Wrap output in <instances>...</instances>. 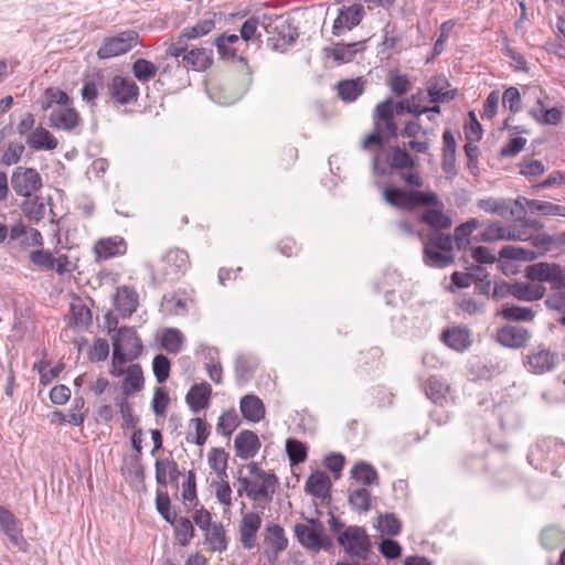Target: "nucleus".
Wrapping results in <instances>:
<instances>
[{"label": "nucleus", "instance_id": "obj_56", "mask_svg": "<svg viewBox=\"0 0 565 565\" xmlns=\"http://www.w3.org/2000/svg\"><path fill=\"white\" fill-rule=\"evenodd\" d=\"M383 198L387 204L406 210L408 191L397 186H386L383 191Z\"/></svg>", "mask_w": 565, "mask_h": 565}, {"label": "nucleus", "instance_id": "obj_47", "mask_svg": "<svg viewBox=\"0 0 565 565\" xmlns=\"http://www.w3.org/2000/svg\"><path fill=\"white\" fill-rule=\"evenodd\" d=\"M174 526V539L180 546H186L195 535V530L192 522L185 518L180 516L175 519Z\"/></svg>", "mask_w": 565, "mask_h": 565}, {"label": "nucleus", "instance_id": "obj_9", "mask_svg": "<svg viewBox=\"0 0 565 565\" xmlns=\"http://www.w3.org/2000/svg\"><path fill=\"white\" fill-rule=\"evenodd\" d=\"M107 95L115 105H129L138 100L139 87L134 79L115 75L107 84Z\"/></svg>", "mask_w": 565, "mask_h": 565}, {"label": "nucleus", "instance_id": "obj_46", "mask_svg": "<svg viewBox=\"0 0 565 565\" xmlns=\"http://www.w3.org/2000/svg\"><path fill=\"white\" fill-rule=\"evenodd\" d=\"M351 477L361 481L364 486L379 483V475L375 468L365 461H359L353 466Z\"/></svg>", "mask_w": 565, "mask_h": 565}, {"label": "nucleus", "instance_id": "obj_27", "mask_svg": "<svg viewBox=\"0 0 565 565\" xmlns=\"http://www.w3.org/2000/svg\"><path fill=\"white\" fill-rule=\"evenodd\" d=\"M262 525L260 516L255 512L244 514L241 525L239 534L241 542L245 548H252L255 543L257 531Z\"/></svg>", "mask_w": 565, "mask_h": 565}, {"label": "nucleus", "instance_id": "obj_33", "mask_svg": "<svg viewBox=\"0 0 565 565\" xmlns=\"http://www.w3.org/2000/svg\"><path fill=\"white\" fill-rule=\"evenodd\" d=\"M143 387V373L139 364H131L126 370L122 381V397H128L141 391Z\"/></svg>", "mask_w": 565, "mask_h": 565}, {"label": "nucleus", "instance_id": "obj_13", "mask_svg": "<svg viewBox=\"0 0 565 565\" xmlns=\"http://www.w3.org/2000/svg\"><path fill=\"white\" fill-rule=\"evenodd\" d=\"M557 363V354L550 349L539 345L526 355L529 370L535 374H543L552 371Z\"/></svg>", "mask_w": 565, "mask_h": 565}, {"label": "nucleus", "instance_id": "obj_2", "mask_svg": "<svg viewBox=\"0 0 565 565\" xmlns=\"http://www.w3.org/2000/svg\"><path fill=\"white\" fill-rule=\"evenodd\" d=\"M395 109L393 108V98L387 97L380 102L372 114L373 131L365 136L362 141V148L369 149L370 146L382 147L398 136V126L395 121Z\"/></svg>", "mask_w": 565, "mask_h": 565}, {"label": "nucleus", "instance_id": "obj_29", "mask_svg": "<svg viewBox=\"0 0 565 565\" xmlns=\"http://www.w3.org/2000/svg\"><path fill=\"white\" fill-rule=\"evenodd\" d=\"M331 486L329 476L324 471L316 470L306 481V491L316 498L326 499L330 497Z\"/></svg>", "mask_w": 565, "mask_h": 565}, {"label": "nucleus", "instance_id": "obj_43", "mask_svg": "<svg viewBox=\"0 0 565 565\" xmlns=\"http://www.w3.org/2000/svg\"><path fill=\"white\" fill-rule=\"evenodd\" d=\"M420 221L430 227V231H443L451 226V218L443 211L428 209L420 215Z\"/></svg>", "mask_w": 565, "mask_h": 565}, {"label": "nucleus", "instance_id": "obj_38", "mask_svg": "<svg viewBox=\"0 0 565 565\" xmlns=\"http://www.w3.org/2000/svg\"><path fill=\"white\" fill-rule=\"evenodd\" d=\"M264 543L268 545L275 556H277L287 548L288 540L284 529L279 524L271 523L266 526Z\"/></svg>", "mask_w": 565, "mask_h": 565}, {"label": "nucleus", "instance_id": "obj_37", "mask_svg": "<svg viewBox=\"0 0 565 565\" xmlns=\"http://www.w3.org/2000/svg\"><path fill=\"white\" fill-rule=\"evenodd\" d=\"M423 387L426 396L435 404L443 405L447 401L449 385L437 376H429Z\"/></svg>", "mask_w": 565, "mask_h": 565}, {"label": "nucleus", "instance_id": "obj_39", "mask_svg": "<svg viewBox=\"0 0 565 565\" xmlns=\"http://www.w3.org/2000/svg\"><path fill=\"white\" fill-rule=\"evenodd\" d=\"M41 105L42 110L50 109L54 104L64 107L72 104V98L68 94L56 87H47L42 97L38 100Z\"/></svg>", "mask_w": 565, "mask_h": 565}, {"label": "nucleus", "instance_id": "obj_4", "mask_svg": "<svg viewBox=\"0 0 565 565\" xmlns=\"http://www.w3.org/2000/svg\"><path fill=\"white\" fill-rule=\"evenodd\" d=\"M384 163L388 169L381 167L380 157L376 154L372 161V168L375 174L386 175L390 171H403L415 169L418 164V157L412 156L405 146H391L384 153Z\"/></svg>", "mask_w": 565, "mask_h": 565}, {"label": "nucleus", "instance_id": "obj_35", "mask_svg": "<svg viewBox=\"0 0 565 565\" xmlns=\"http://www.w3.org/2000/svg\"><path fill=\"white\" fill-rule=\"evenodd\" d=\"M545 287L540 284L514 282L512 287V296L523 301L540 300L545 296Z\"/></svg>", "mask_w": 565, "mask_h": 565}, {"label": "nucleus", "instance_id": "obj_14", "mask_svg": "<svg viewBox=\"0 0 565 565\" xmlns=\"http://www.w3.org/2000/svg\"><path fill=\"white\" fill-rule=\"evenodd\" d=\"M531 338L530 331L523 327L507 324L497 330L498 343L510 349H521Z\"/></svg>", "mask_w": 565, "mask_h": 565}, {"label": "nucleus", "instance_id": "obj_58", "mask_svg": "<svg viewBox=\"0 0 565 565\" xmlns=\"http://www.w3.org/2000/svg\"><path fill=\"white\" fill-rule=\"evenodd\" d=\"M255 363L246 355H238L235 359V377L238 383H244L249 380L253 372L255 371Z\"/></svg>", "mask_w": 565, "mask_h": 565}, {"label": "nucleus", "instance_id": "obj_51", "mask_svg": "<svg viewBox=\"0 0 565 565\" xmlns=\"http://www.w3.org/2000/svg\"><path fill=\"white\" fill-rule=\"evenodd\" d=\"M349 504L359 513H365L371 508V492L366 488H359L349 493Z\"/></svg>", "mask_w": 565, "mask_h": 565}, {"label": "nucleus", "instance_id": "obj_25", "mask_svg": "<svg viewBox=\"0 0 565 565\" xmlns=\"http://www.w3.org/2000/svg\"><path fill=\"white\" fill-rule=\"evenodd\" d=\"M364 41L344 43L338 42L333 47L326 49V55L332 57L338 64L351 62L355 54L364 50Z\"/></svg>", "mask_w": 565, "mask_h": 565}, {"label": "nucleus", "instance_id": "obj_31", "mask_svg": "<svg viewBox=\"0 0 565 565\" xmlns=\"http://www.w3.org/2000/svg\"><path fill=\"white\" fill-rule=\"evenodd\" d=\"M0 527L8 539L17 546L25 543L21 530L18 526V520L14 514L0 505Z\"/></svg>", "mask_w": 565, "mask_h": 565}, {"label": "nucleus", "instance_id": "obj_45", "mask_svg": "<svg viewBox=\"0 0 565 565\" xmlns=\"http://www.w3.org/2000/svg\"><path fill=\"white\" fill-rule=\"evenodd\" d=\"M375 527L383 535L396 536L402 531V522L394 513H380L376 518Z\"/></svg>", "mask_w": 565, "mask_h": 565}, {"label": "nucleus", "instance_id": "obj_12", "mask_svg": "<svg viewBox=\"0 0 565 565\" xmlns=\"http://www.w3.org/2000/svg\"><path fill=\"white\" fill-rule=\"evenodd\" d=\"M164 276L167 280L180 279L190 268L189 255L180 248H172L163 256Z\"/></svg>", "mask_w": 565, "mask_h": 565}, {"label": "nucleus", "instance_id": "obj_42", "mask_svg": "<svg viewBox=\"0 0 565 565\" xmlns=\"http://www.w3.org/2000/svg\"><path fill=\"white\" fill-rule=\"evenodd\" d=\"M498 315L508 321H532L535 317V311L530 307H522L507 302L502 305Z\"/></svg>", "mask_w": 565, "mask_h": 565}, {"label": "nucleus", "instance_id": "obj_57", "mask_svg": "<svg viewBox=\"0 0 565 565\" xmlns=\"http://www.w3.org/2000/svg\"><path fill=\"white\" fill-rule=\"evenodd\" d=\"M477 206L491 214L504 216L509 212L508 201L504 199L486 198L477 202Z\"/></svg>", "mask_w": 565, "mask_h": 565}, {"label": "nucleus", "instance_id": "obj_10", "mask_svg": "<svg viewBox=\"0 0 565 565\" xmlns=\"http://www.w3.org/2000/svg\"><path fill=\"white\" fill-rule=\"evenodd\" d=\"M241 472L242 470H239V473ZM237 480L241 483V488L237 491L238 495H242L243 492H246L247 497L254 501H270L275 492V487L278 483V478L276 476L259 479L258 482L250 481L247 477H242L239 475Z\"/></svg>", "mask_w": 565, "mask_h": 565}, {"label": "nucleus", "instance_id": "obj_28", "mask_svg": "<svg viewBox=\"0 0 565 565\" xmlns=\"http://www.w3.org/2000/svg\"><path fill=\"white\" fill-rule=\"evenodd\" d=\"M365 85L366 81L362 77L341 79L337 83L335 89L341 100L352 103L363 94Z\"/></svg>", "mask_w": 565, "mask_h": 565}, {"label": "nucleus", "instance_id": "obj_26", "mask_svg": "<svg viewBox=\"0 0 565 565\" xmlns=\"http://www.w3.org/2000/svg\"><path fill=\"white\" fill-rule=\"evenodd\" d=\"M239 411L243 418L250 423H259L265 417L264 403L254 394H247L241 398Z\"/></svg>", "mask_w": 565, "mask_h": 565}, {"label": "nucleus", "instance_id": "obj_53", "mask_svg": "<svg viewBox=\"0 0 565 565\" xmlns=\"http://www.w3.org/2000/svg\"><path fill=\"white\" fill-rule=\"evenodd\" d=\"M239 418L234 408L227 409L222 413L216 424V430L223 436H231L232 433L238 427Z\"/></svg>", "mask_w": 565, "mask_h": 565}, {"label": "nucleus", "instance_id": "obj_62", "mask_svg": "<svg viewBox=\"0 0 565 565\" xmlns=\"http://www.w3.org/2000/svg\"><path fill=\"white\" fill-rule=\"evenodd\" d=\"M102 75H97L94 79H87L84 82L82 88H81V96L83 100L90 104L92 106L95 105V100L98 97V90L99 87L104 86Z\"/></svg>", "mask_w": 565, "mask_h": 565}, {"label": "nucleus", "instance_id": "obj_6", "mask_svg": "<svg viewBox=\"0 0 565 565\" xmlns=\"http://www.w3.org/2000/svg\"><path fill=\"white\" fill-rule=\"evenodd\" d=\"M347 554L365 561L371 548V540L364 527L350 525L337 537Z\"/></svg>", "mask_w": 565, "mask_h": 565}, {"label": "nucleus", "instance_id": "obj_16", "mask_svg": "<svg viewBox=\"0 0 565 565\" xmlns=\"http://www.w3.org/2000/svg\"><path fill=\"white\" fill-rule=\"evenodd\" d=\"M260 440L256 433L244 429L234 439V449L238 458L248 460L253 458L260 448Z\"/></svg>", "mask_w": 565, "mask_h": 565}, {"label": "nucleus", "instance_id": "obj_24", "mask_svg": "<svg viewBox=\"0 0 565 565\" xmlns=\"http://www.w3.org/2000/svg\"><path fill=\"white\" fill-rule=\"evenodd\" d=\"M26 145L35 151L56 149L58 141L46 128L39 126L26 135Z\"/></svg>", "mask_w": 565, "mask_h": 565}, {"label": "nucleus", "instance_id": "obj_49", "mask_svg": "<svg viewBox=\"0 0 565 565\" xmlns=\"http://www.w3.org/2000/svg\"><path fill=\"white\" fill-rule=\"evenodd\" d=\"M424 247H433L444 252H452V236L450 234H445L441 231H429V233L424 238Z\"/></svg>", "mask_w": 565, "mask_h": 565}, {"label": "nucleus", "instance_id": "obj_8", "mask_svg": "<svg viewBox=\"0 0 565 565\" xmlns=\"http://www.w3.org/2000/svg\"><path fill=\"white\" fill-rule=\"evenodd\" d=\"M10 184L14 193L19 196H31L42 186L41 174L34 168L18 167L11 174Z\"/></svg>", "mask_w": 565, "mask_h": 565}, {"label": "nucleus", "instance_id": "obj_7", "mask_svg": "<svg viewBox=\"0 0 565 565\" xmlns=\"http://www.w3.org/2000/svg\"><path fill=\"white\" fill-rule=\"evenodd\" d=\"M138 32L132 30L124 31L114 36L105 38L97 51V56L100 60H106L126 54L138 44Z\"/></svg>", "mask_w": 565, "mask_h": 565}, {"label": "nucleus", "instance_id": "obj_32", "mask_svg": "<svg viewBox=\"0 0 565 565\" xmlns=\"http://www.w3.org/2000/svg\"><path fill=\"white\" fill-rule=\"evenodd\" d=\"M525 202L531 213H537L542 215H558L565 217V205L554 204L547 201L531 200L524 196H518L515 203L522 205Z\"/></svg>", "mask_w": 565, "mask_h": 565}, {"label": "nucleus", "instance_id": "obj_1", "mask_svg": "<svg viewBox=\"0 0 565 565\" xmlns=\"http://www.w3.org/2000/svg\"><path fill=\"white\" fill-rule=\"evenodd\" d=\"M524 273L529 280L540 285L546 282L551 289L557 290L545 299L547 308L557 311L565 310V271L559 264L539 262L526 266Z\"/></svg>", "mask_w": 565, "mask_h": 565}, {"label": "nucleus", "instance_id": "obj_64", "mask_svg": "<svg viewBox=\"0 0 565 565\" xmlns=\"http://www.w3.org/2000/svg\"><path fill=\"white\" fill-rule=\"evenodd\" d=\"M387 85L393 95L399 97L405 95L411 88V82L405 74L391 72L387 78Z\"/></svg>", "mask_w": 565, "mask_h": 565}, {"label": "nucleus", "instance_id": "obj_34", "mask_svg": "<svg viewBox=\"0 0 565 565\" xmlns=\"http://www.w3.org/2000/svg\"><path fill=\"white\" fill-rule=\"evenodd\" d=\"M22 214L33 223H40L45 216V205L42 199L35 194L24 196L20 204Z\"/></svg>", "mask_w": 565, "mask_h": 565}, {"label": "nucleus", "instance_id": "obj_18", "mask_svg": "<svg viewBox=\"0 0 565 565\" xmlns=\"http://www.w3.org/2000/svg\"><path fill=\"white\" fill-rule=\"evenodd\" d=\"M114 306L121 317H130L137 310V292L128 286L118 287L114 295Z\"/></svg>", "mask_w": 565, "mask_h": 565}, {"label": "nucleus", "instance_id": "obj_50", "mask_svg": "<svg viewBox=\"0 0 565 565\" xmlns=\"http://www.w3.org/2000/svg\"><path fill=\"white\" fill-rule=\"evenodd\" d=\"M499 257L513 260L532 262L537 257L533 249L521 246L505 245L499 250Z\"/></svg>", "mask_w": 565, "mask_h": 565}, {"label": "nucleus", "instance_id": "obj_5", "mask_svg": "<svg viewBox=\"0 0 565 565\" xmlns=\"http://www.w3.org/2000/svg\"><path fill=\"white\" fill-rule=\"evenodd\" d=\"M309 524L297 523L295 534L299 543L307 550L319 552L330 551L333 547L332 539L326 533V530L319 520H309Z\"/></svg>", "mask_w": 565, "mask_h": 565}, {"label": "nucleus", "instance_id": "obj_54", "mask_svg": "<svg viewBox=\"0 0 565 565\" xmlns=\"http://www.w3.org/2000/svg\"><path fill=\"white\" fill-rule=\"evenodd\" d=\"M286 451L291 466L299 465L307 460L308 451L307 446L294 438H289L286 440Z\"/></svg>", "mask_w": 565, "mask_h": 565}, {"label": "nucleus", "instance_id": "obj_55", "mask_svg": "<svg viewBox=\"0 0 565 565\" xmlns=\"http://www.w3.org/2000/svg\"><path fill=\"white\" fill-rule=\"evenodd\" d=\"M237 41H238L237 34L222 33L214 39L213 45L216 46L217 52L221 57L233 58L236 55V50L231 47V44H234Z\"/></svg>", "mask_w": 565, "mask_h": 565}, {"label": "nucleus", "instance_id": "obj_21", "mask_svg": "<svg viewBox=\"0 0 565 565\" xmlns=\"http://www.w3.org/2000/svg\"><path fill=\"white\" fill-rule=\"evenodd\" d=\"M267 33H274L277 38H269V42L271 43V47L276 51H285L288 46H290L297 39L298 34L295 30L290 29V25L286 22H281L280 24H275L273 30H270L271 25H264Z\"/></svg>", "mask_w": 565, "mask_h": 565}, {"label": "nucleus", "instance_id": "obj_19", "mask_svg": "<svg viewBox=\"0 0 565 565\" xmlns=\"http://www.w3.org/2000/svg\"><path fill=\"white\" fill-rule=\"evenodd\" d=\"M127 252V243L122 237L115 236L100 238L94 245V253L97 259H108L116 256L125 255Z\"/></svg>", "mask_w": 565, "mask_h": 565}, {"label": "nucleus", "instance_id": "obj_15", "mask_svg": "<svg viewBox=\"0 0 565 565\" xmlns=\"http://www.w3.org/2000/svg\"><path fill=\"white\" fill-rule=\"evenodd\" d=\"M79 122L81 116L71 105L54 109L49 116L50 127L57 130L72 131Z\"/></svg>", "mask_w": 565, "mask_h": 565}, {"label": "nucleus", "instance_id": "obj_23", "mask_svg": "<svg viewBox=\"0 0 565 565\" xmlns=\"http://www.w3.org/2000/svg\"><path fill=\"white\" fill-rule=\"evenodd\" d=\"M212 50L192 49L181 58V65L186 70L202 72L212 65Z\"/></svg>", "mask_w": 565, "mask_h": 565}, {"label": "nucleus", "instance_id": "obj_41", "mask_svg": "<svg viewBox=\"0 0 565 565\" xmlns=\"http://www.w3.org/2000/svg\"><path fill=\"white\" fill-rule=\"evenodd\" d=\"M480 222L477 218H470L465 223H461L455 228L452 236V244H456L458 249H466L470 245V235L475 230L480 226Z\"/></svg>", "mask_w": 565, "mask_h": 565}, {"label": "nucleus", "instance_id": "obj_36", "mask_svg": "<svg viewBox=\"0 0 565 565\" xmlns=\"http://www.w3.org/2000/svg\"><path fill=\"white\" fill-rule=\"evenodd\" d=\"M449 86H450V83L445 77L439 78L435 83H431L427 87V93H428L430 103L440 104V103L454 100L458 95V90L457 89L445 90Z\"/></svg>", "mask_w": 565, "mask_h": 565}, {"label": "nucleus", "instance_id": "obj_59", "mask_svg": "<svg viewBox=\"0 0 565 565\" xmlns=\"http://www.w3.org/2000/svg\"><path fill=\"white\" fill-rule=\"evenodd\" d=\"M540 109H532L531 115L541 124L544 125H557L562 120V111L556 108L545 109L539 99Z\"/></svg>", "mask_w": 565, "mask_h": 565}, {"label": "nucleus", "instance_id": "obj_17", "mask_svg": "<svg viewBox=\"0 0 565 565\" xmlns=\"http://www.w3.org/2000/svg\"><path fill=\"white\" fill-rule=\"evenodd\" d=\"M456 151L457 143L454 134L450 129H445L443 132L441 169L448 175V179H452L457 174Z\"/></svg>", "mask_w": 565, "mask_h": 565}, {"label": "nucleus", "instance_id": "obj_48", "mask_svg": "<svg viewBox=\"0 0 565 565\" xmlns=\"http://www.w3.org/2000/svg\"><path fill=\"white\" fill-rule=\"evenodd\" d=\"M407 199L406 210L408 211H413L419 206H436L439 204L437 194L430 191H408Z\"/></svg>", "mask_w": 565, "mask_h": 565}, {"label": "nucleus", "instance_id": "obj_30", "mask_svg": "<svg viewBox=\"0 0 565 565\" xmlns=\"http://www.w3.org/2000/svg\"><path fill=\"white\" fill-rule=\"evenodd\" d=\"M156 481L161 487L178 482L180 471L178 463L170 458L158 459L154 463Z\"/></svg>", "mask_w": 565, "mask_h": 565}, {"label": "nucleus", "instance_id": "obj_63", "mask_svg": "<svg viewBox=\"0 0 565 565\" xmlns=\"http://www.w3.org/2000/svg\"><path fill=\"white\" fill-rule=\"evenodd\" d=\"M171 501L167 492H157L156 508L162 519L169 524L173 525L177 519V513L170 509Z\"/></svg>", "mask_w": 565, "mask_h": 565}, {"label": "nucleus", "instance_id": "obj_40", "mask_svg": "<svg viewBox=\"0 0 565 565\" xmlns=\"http://www.w3.org/2000/svg\"><path fill=\"white\" fill-rule=\"evenodd\" d=\"M424 263L430 267L445 268L455 262L452 252H444L433 247H424Z\"/></svg>", "mask_w": 565, "mask_h": 565}, {"label": "nucleus", "instance_id": "obj_11", "mask_svg": "<svg viewBox=\"0 0 565 565\" xmlns=\"http://www.w3.org/2000/svg\"><path fill=\"white\" fill-rule=\"evenodd\" d=\"M365 15L364 7L361 3L343 6L338 10V15L332 24V34L342 35L345 31H351L359 25Z\"/></svg>", "mask_w": 565, "mask_h": 565}, {"label": "nucleus", "instance_id": "obj_52", "mask_svg": "<svg viewBox=\"0 0 565 565\" xmlns=\"http://www.w3.org/2000/svg\"><path fill=\"white\" fill-rule=\"evenodd\" d=\"M131 71L136 79L147 83L156 76L158 68L152 62L138 58L132 63Z\"/></svg>", "mask_w": 565, "mask_h": 565}, {"label": "nucleus", "instance_id": "obj_60", "mask_svg": "<svg viewBox=\"0 0 565 565\" xmlns=\"http://www.w3.org/2000/svg\"><path fill=\"white\" fill-rule=\"evenodd\" d=\"M418 95L413 94L412 96L401 99L398 102L393 100V108L395 109V113L397 116H402L405 114H412L415 115L416 118L420 117V107L417 104Z\"/></svg>", "mask_w": 565, "mask_h": 565}, {"label": "nucleus", "instance_id": "obj_22", "mask_svg": "<svg viewBox=\"0 0 565 565\" xmlns=\"http://www.w3.org/2000/svg\"><path fill=\"white\" fill-rule=\"evenodd\" d=\"M441 339L450 349L462 352L467 350L471 343V333L466 327H454L443 332Z\"/></svg>", "mask_w": 565, "mask_h": 565}, {"label": "nucleus", "instance_id": "obj_3", "mask_svg": "<svg viewBox=\"0 0 565 565\" xmlns=\"http://www.w3.org/2000/svg\"><path fill=\"white\" fill-rule=\"evenodd\" d=\"M142 349V342L134 328H120L113 338V364L125 365L136 360Z\"/></svg>", "mask_w": 565, "mask_h": 565}, {"label": "nucleus", "instance_id": "obj_44", "mask_svg": "<svg viewBox=\"0 0 565 565\" xmlns=\"http://www.w3.org/2000/svg\"><path fill=\"white\" fill-rule=\"evenodd\" d=\"M205 544L214 552H223L226 550L227 543L222 523L214 522L212 527L205 531Z\"/></svg>", "mask_w": 565, "mask_h": 565}, {"label": "nucleus", "instance_id": "obj_61", "mask_svg": "<svg viewBox=\"0 0 565 565\" xmlns=\"http://www.w3.org/2000/svg\"><path fill=\"white\" fill-rule=\"evenodd\" d=\"M161 345L169 353H179L182 347V333L178 329H167L162 334Z\"/></svg>", "mask_w": 565, "mask_h": 565}, {"label": "nucleus", "instance_id": "obj_20", "mask_svg": "<svg viewBox=\"0 0 565 565\" xmlns=\"http://www.w3.org/2000/svg\"><path fill=\"white\" fill-rule=\"evenodd\" d=\"M211 394L212 387L209 383L194 384L185 395V403L192 412L199 413L209 406Z\"/></svg>", "mask_w": 565, "mask_h": 565}]
</instances>
